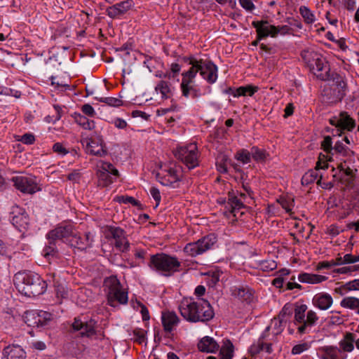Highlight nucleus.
<instances>
[{
    "label": "nucleus",
    "instance_id": "nucleus-1",
    "mask_svg": "<svg viewBox=\"0 0 359 359\" xmlns=\"http://www.w3.org/2000/svg\"><path fill=\"white\" fill-rule=\"evenodd\" d=\"M191 67L182 74L180 89L184 97L198 98L202 95L201 91L194 85L198 72L208 83L213 84L217 79V67L210 60L196 59L194 56L184 58Z\"/></svg>",
    "mask_w": 359,
    "mask_h": 359
},
{
    "label": "nucleus",
    "instance_id": "nucleus-2",
    "mask_svg": "<svg viewBox=\"0 0 359 359\" xmlns=\"http://www.w3.org/2000/svg\"><path fill=\"white\" fill-rule=\"evenodd\" d=\"M178 309L184 319L190 323H204L215 315L210 304L204 299L183 298Z\"/></svg>",
    "mask_w": 359,
    "mask_h": 359
},
{
    "label": "nucleus",
    "instance_id": "nucleus-3",
    "mask_svg": "<svg viewBox=\"0 0 359 359\" xmlns=\"http://www.w3.org/2000/svg\"><path fill=\"white\" fill-rule=\"evenodd\" d=\"M306 304L297 305L294 309V318L290 323L287 330L290 334L297 333L299 335L309 334L317 324L319 319L316 311H306Z\"/></svg>",
    "mask_w": 359,
    "mask_h": 359
},
{
    "label": "nucleus",
    "instance_id": "nucleus-4",
    "mask_svg": "<svg viewBox=\"0 0 359 359\" xmlns=\"http://www.w3.org/2000/svg\"><path fill=\"white\" fill-rule=\"evenodd\" d=\"M148 266L165 277L173 276L182 270V263L179 259L175 255L164 252L151 255Z\"/></svg>",
    "mask_w": 359,
    "mask_h": 359
},
{
    "label": "nucleus",
    "instance_id": "nucleus-5",
    "mask_svg": "<svg viewBox=\"0 0 359 359\" xmlns=\"http://www.w3.org/2000/svg\"><path fill=\"white\" fill-rule=\"evenodd\" d=\"M13 282L17 290L25 296H36L43 292L41 277L34 272L19 271L14 276Z\"/></svg>",
    "mask_w": 359,
    "mask_h": 359
},
{
    "label": "nucleus",
    "instance_id": "nucleus-6",
    "mask_svg": "<svg viewBox=\"0 0 359 359\" xmlns=\"http://www.w3.org/2000/svg\"><path fill=\"white\" fill-rule=\"evenodd\" d=\"M104 287L109 306H115L118 303L120 304L128 303V292L123 288L116 276H111L105 278Z\"/></svg>",
    "mask_w": 359,
    "mask_h": 359
},
{
    "label": "nucleus",
    "instance_id": "nucleus-7",
    "mask_svg": "<svg viewBox=\"0 0 359 359\" xmlns=\"http://www.w3.org/2000/svg\"><path fill=\"white\" fill-rule=\"evenodd\" d=\"M303 57L313 74L321 81H329L330 68L320 54L314 51L304 53Z\"/></svg>",
    "mask_w": 359,
    "mask_h": 359
},
{
    "label": "nucleus",
    "instance_id": "nucleus-8",
    "mask_svg": "<svg viewBox=\"0 0 359 359\" xmlns=\"http://www.w3.org/2000/svg\"><path fill=\"white\" fill-rule=\"evenodd\" d=\"M175 156L182 162L189 170L199 165L200 153L195 143L180 146L174 152Z\"/></svg>",
    "mask_w": 359,
    "mask_h": 359
},
{
    "label": "nucleus",
    "instance_id": "nucleus-9",
    "mask_svg": "<svg viewBox=\"0 0 359 359\" xmlns=\"http://www.w3.org/2000/svg\"><path fill=\"white\" fill-rule=\"evenodd\" d=\"M97 168L99 187H106L110 185L119 176L118 170L109 162L100 161Z\"/></svg>",
    "mask_w": 359,
    "mask_h": 359
},
{
    "label": "nucleus",
    "instance_id": "nucleus-10",
    "mask_svg": "<svg viewBox=\"0 0 359 359\" xmlns=\"http://www.w3.org/2000/svg\"><path fill=\"white\" fill-rule=\"evenodd\" d=\"M216 242V236L214 234H209L196 242L187 243L183 251L187 256L196 257L211 249Z\"/></svg>",
    "mask_w": 359,
    "mask_h": 359
},
{
    "label": "nucleus",
    "instance_id": "nucleus-11",
    "mask_svg": "<svg viewBox=\"0 0 359 359\" xmlns=\"http://www.w3.org/2000/svg\"><path fill=\"white\" fill-rule=\"evenodd\" d=\"M157 177L163 185L174 187V184L178 182L181 179V168L176 165H165L161 168Z\"/></svg>",
    "mask_w": 359,
    "mask_h": 359
},
{
    "label": "nucleus",
    "instance_id": "nucleus-12",
    "mask_svg": "<svg viewBox=\"0 0 359 359\" xmlns=\"http://www.w3.org/2000/svg\"><path fill=\"white\" fill-rule=\"evenodd\" d=\"M72 234V226L71 225H60L50 231L46 236L49 240L50 246L46 247V259L49 255H54L56 252L53 242L56 240L68 238Z\"/></svg>",
    "mask_w": 359,
    "mask_h": 359
},
{
    "label": "nucleus",
    "instance_id": "nucleus-13",
    "mask_svg": "<svg viewBox=\"0 0 359 359\" xmlns=\"http://www.w3.org/2000/svg\"><path fill=\"white\" fill-rule=\"evenodd\" d=\"M269 330V327H267L259 339L249 347L248 353L252 358H255L258 355L263 357L265 353L271 354L273 352L272 344L265 339Z\"/></svg>",
    "mask_w": 359,
    "mask_h": 359
},
{
    "label": "nucleus",
    "instance_id": "nucleus-14",
    "mask_svg": "<svg viewBox=\"0 0 359 359\" xmlns=\"http://www.w3.org/2000/svg\"><path fill=\"white\" fill-rule=\"evenodd\" d=\"M329 122L332 126H335L337 135H341L346 130L351 131L355 126V120L346 111L332 117Z\"/></svg>",
    "mask_w": 359,
    "mask_h": 359
},
{
    "label": "nucleus",
    "instance_id": "nucleus-15",
    "mask_svg": "<svg viewBox=\"0 0 359 359\" xmlns=\"http://www.w3.org/2000/svg\"><path fill=\"white\" fill-rule=\"evenodd\" d=\"M23 319L28 326L32 327L36 332H42L44 330L45 311H26L23 315Z\"/></svg>",
    "mask_w": 359,
    "mask_h": 359
},
{
    "label": "nucleus",
    "instance_id": "nucleus-16",
    "mask_svg": "<svg viewBox=\"0 0 359 359\" xmlns=\"http://www.w3.org/2000/svg\"><path fill=\"white\" fill-rule=\"evenodd\" d=\"M109 236L114 240V245L116 249L124 252L130 248V243L126 238L123 229L120 227L110 226L108 229Z\"/></svg>",
    "mask_w": 359,
    "mask_h": 359
},
{
    "label": "nucleus",
    "instance_id": "nucleus-17",
    "mask_svg": "<svg viewBox=\"0 0 359 359\" xmlns=\"http://www.w3.org/2000/svg\"><path fill=\"white\" fill-rule=\"evenodd\" d=\"M11 222L20 231L25 230L29 225V217L25 211L18 205L13 206L11 212Z\"/></svg>",
    "mask_w": 359,
    "mask_h": 359
},
{
    "label": "nucleus",
    "instance_id": "nucleus-18",
    "mask_svg": "<svg viewBox=\"0 0 359 359\" xmlns=\"http://www.w3.org/2000/svg\"><path fill=\"white\" fill-rule=\"evenodd\" d=\"M11 180L14 187L25 194H34L39 189L37 184L30 177L17 176L13 177Z\"/></svg>",
    "mask_w": 359,
    "mask_h": 359
},
{
    "label": "nucleus",
    "instance_id": "nucleus-19",
    "mask_svg": "<svg viewBox=\"0 0 359 359\" xmlns=\"http://www.w3.org/2000/svg\"><path fill=\"white\" fill-rule=\"evenodd\" d=\"M134 5L133 0H126L109 6L107 8L106 13L112 19L119 18L130 10Z\"/></svg>",
    "mask_w": 359,
    "mask_h": 359
},
{
    "label": "nucleus",
    "instance_id": "nucleus-20",
    "mask_svg": "<svg viewBox=\"0 0 359 359\" xmlns=\"http://www.w3.org/2000/svg\"><path fill=\"white\" fill-rule=\"evenodd\" d=\"M319 359H346L347 355L337 346H325L317 349Z\"/></svg>",
    "mask_w": 359,
    "mask_h": 359
},
{
    "label": "nucleus",
    "instance_id": "nucleus-21",
    "mask_svg": "<svg viewBox=\"0 0 359 359\" xmlns=\"http://www.w3.org/2000/svg\"><path fill=\"white\" fill-rule=\"evenodd\" d=\"M231 294L243 302L250 304L253 301L255 291L247 285L233 286Z\"/></svg>",
    "mask_w": 359,
    "mask_h": 359
},
{
    "label": "nucleus",
    "instance_id": "nucleus-22",
    "mask_svg": "<svg viewBox=\"0 0 359 359\" xmlns=\"http://www.w3.org/2000/svg\"><path fill=\"white\" fill-rule=\"evenodd\" d=\"M333 302L332 295L325 292L316 293L312 299L313 306L321 311L328 310L333 304Z\"/></svg>",
    "mask_w": 359,
    "mask_h": 359
},
{
    "label": "nucleus",
    "instance_id": "nucleus-23",
    "mask_svg": "<svg viewBox=\"0 0 359 359\" xmlns=\"http://www.w3.org/2000/svg\"><path fill=\"white\" fill-rule=\"evenodd\" d=\"M86 150L88 153L95 156H103L107 154L103 140L100 137L90 138L87 143Z\"/></svg>",
    "mask_w": 359,
    "mask_h": 359
},
{
    "label": "nucleus",
    "instance_id": "nucleus-24",
    "mask_svg": "<svg viewBox=\"0 0 359 359\" xmlns=\"http://www.w3.org/2000/svg\"><path fill=\"white\" fill-rule=\"evenodd\" d=\"M252 25L256 29L258 39H263L268 36L272 37L273 31L271 27L273 25H270L267 20L252 21Z\"/></svg>",
    "mask_w": 359,
    "mask_h": 359
},
{
    "label": "nucleus",
    "instance_id": "nucleus-25",
    "mask_svg": "<svg viewBox=\"0 0 359 359\" xmlns=\"http://www.w3.org/2000/svg\"><path fill=\"white\" fill-rule=\"evenodd\" d=\"M161 321L165 332H171L180 323V318L175 312L165 311L162 313Z\"/></svg>",
    "mask_w": 359,
    "mask_h": 359
},
{
    "label": "nucleus",
    "instance_id": "nucleus-26",
    "mask_svg": "<svg viewBox=\"0 0 359 359\" xmlns=\"http://www.w3.org/2000/svg\"><path fill=\"white\" fill-rule=\"evenodd\" d=\"M180 107L172 106L168 108H161L157 110L158 116H164L165 122L169 126H172L177 120L180 118V116L177 113Z\"/></svg>",
    "mask_w": 359,
    "mask_h": 359
},
{
    "label": "nucleus",
    "instance_id": "nucleus-27",
    "mask_svg": "<svg viewBox=\"0 0 359 359\" xmlns=\"http://www.w3.org/2000/svg\"><path fill=\"white\" fill-rule=\"evenodd\" d=\"M26 353L23 348L18 345H8L5 347L2 352L1 359H25Z\"/></svg>",
    "mask_w": 359,
    "mask_h": 359
},
{
    "label": "nucleus",
    "instance_id": "nucleus-28",
    "mask_svg": "<svg viewBox=\"0 0 359 359\" xmlns=\"http://www.w3.org/2000/svg\"><path fill=\"white\" fill-rule=\"evenodd\" d=\"M72 328L76 331H80L82 337H91L95 334L94 323L91 321L83 323L81 320L75 318Z\"/></svg>",
    "mask_w": 359,
    "mask_h": 359
},
{
    "label": "nucleus",
    "instance_id": "nucleus-29",
    "mask_svg": "<svg viewBox=\"0 0 359 359\" xmlns=\"http://www.w3.org/2000/svg\"><path fill=\"white\" fill-rule=\"evenodd\" d=\"M244 208L243 201L238 198V195L232 191H229L228 194V202L225 205L226 212H229L236 216L237 210Z\"/></svg>",
    "mask_w": 359,
    "mask_h": 359
},
{
    "label": "nucleus",
    "instance_id": "nucleus-30",
    "mask_svg": "<svg viewBox=\"0 0 359 359\" xmlns=\"http://www.w3.org/2000/svg\"><path fill=\"white\" fill-rule=\"evenodd\" d=\"M291 313L290 306L285 305L280 311L278 317L274 318L271 321V325L273 326L275 330L274 334H278L283 330L284 325L283 322L286 320L285 316H289Z\"/></svg>",
    "mask_w": 359,
    "mask_h": 359
},
{
    "label": "nucleus",
    "instance_id": "nucleus-31",
    "mask_svg": "<svg viewBox=\"0 0 359 359\" xmlns=\"http://www.w3.org/2000/svg\"><path fill=\"white\" fill-rule=\"evenodd\" d=\"M345 166L346 165L340 164L338 167V176L337 174H333V178L343 184L344 183L346 185H349L353 181V170L350 168Z\"/></svg>",
    "mask_w": 359,
    "mask_h": 359
},
{
    "label": "nucleus",
    "instance_id": "nucleus-32",
    "mask_svg": "<svg viewBox=\"0 0 359 359\" xmlns=\"http://www.w3.org/2000/svg\"><path fill=\"white\" fill-rule=\"evenodd\" d=\"M198 348L202 352L212 353L217 351L219 346L213 338L205 337L198 342Z\"/></svg>",
    "mask_w": 359,
    "mask_h": 359
},
{
    "label": "nucleus",
    "instance_id": "nucleus-33",
    "mask_svg": "<svg viewBox=\"0 0 359 359\" xmlns=\"http://www.w3.org/2000/svg\"><path fill=\"white\" fill-rule=\"evenodd\" d=\"M355 336L352 332H346L344 338L339 341V347L343 353H350L354 349Z\"/></svg>",
    "mask_w": 359,
    "mask_h": 359
},
{
    "label": "nucleus",
    "instance_id": "nucleus-34",
    "mask_svg": "<svg viewBox=\"0 0 359 359\" xmlns=\"http://www.w3.org/2000/svg\"><path fill=\"white\" fill-rule=\"evenodd\" d=\"M327 276L308 273H301L298 276V280L302 283L309 284H318L325 281Z\"/></svg>",
    "mask_w": 359,
    "mask_h": 359
},
{
    "label": "nucleus",
    "instance_id": "nucleus-35",
    "mask_svg": "<svg viewBox=\"0 0 359 359\" xmlns=\"http://www.w3.org/2000/svg\"><path fill=\"white\" fill-rule=\"evenodd\" d=\"M157 94L161 95L163 100H167L172 96L171 84L166 81H160L155 87Z\"/></svg>",
    "mask_w": 359,
    "mask_h": 359
},
{
    "label": "nucleus",
    "instance_id": "nucleus-36",
    "mask_svg": "<svg viewBox=\"0 0 359 359\" xmlns=\"http://www.w3.org/2000/svg\"><path fill=\"white\" fill-rule=\"evenodd\" d=\"M74 118L75 123H76L79 126H80L84 130H91L95 128V123L93 120L88 119L84 115H82L79 113L74 112L72 115Z\"/></svg>",
    "mask_w": 359,
    "mask_h": 359
},
{
    "label": "nucleus",
    "instance_id": "nucleus-37",
    "mask_svg": "<svg viewBox=\"0 0 359 359\" xmlns=\"http://www.w3.org/2000/svg\"><path fill=\"white\" fill-rule=\"evenodd\" d=\"M50 85L53 87L54 90L58 91H65L70 88L68 83L69 79L60 76H52L50 78Z\"/></svg>",
    "mask_w": 359,
    "mask_h": 359
},
{
    "label": "nucleus",
    "instance_id": "nucleus-38",
    "mask_svg": "<svg viewBox=\"0 0 359 359\" xmlns=\"http://www.w3.org/2000/svg\"><path fill=\"white\" fill-rule=\"evenodd\" d=\"M341 307L355 311L359 315V298L349 296L344 297L340 302Z\"/></svg>",
    "mask_w": 359,
    "mask_h": 359
},
{
    "label": "nucleus",
    "instance_id": "nucleus-39",
    "mask_svg": "<svg viewBox=\"0 0 359 359\" xmlns=\"http://www.w3.org/2000/svg\"><path fill=\"white\" fill-rule=\"evenodd\" d=\"M234 346L229 339L223 341V344L219 351V359H232L233 356Z\"/></svg>",
    "mask_w": 359,
    "mask_h": 359
},
{
    "label": "nucleus",
    "instance_id": "nucleus-40",
    "mask_svg": "<svg viewBox=\"0 0 359 359\" xmlns=\"http://www.w3.org/2000/svg\"><path fill=\"white\" fill-rule=\"evenodd\" d=\"M320 174L321 172L318 171V170L316 168L308 170L302 177V184L304 186H307L315 182H317Z\"/></svg>",
    "mask_w": 359,
    "mask_h": 359
},
{
    "label": "nucleus",
    "instance_id": "nucleus-41",
    "mask_svg": "<svg viewBox=\"0 0 359 359\" xmlns=\"http://www.w3.org/2000/svg\"><path fill=\"white\" fill-rule=\"evenodd\" d=\"M257 267L264 272H270L277 268V263L273 259H264L257 262Z\"/></svg>",
    "mask_w": 359,
    "mask_h": 359
},
{
    "label": "nucleus",
    "instance_id": "nucleus-42",
    "mask_svg": "<svg viewBox=\"0 0 359 359\" xmlns=\"http://www.w3.org/2000/svg\"><path fill=\"white\" fill-rule=\"evenodd\" d=\"M252 158L257 162H264L269 156V154L265 149H259L254 146L251 148Z\"/></svg>",
    "mask_w": 359,
    "mask_h": 359
},
{
    "label": "nucleus",
    "instance_id": "nucleus-43",
    "mask_svg": "<svg viewBox=\"0 0 359 359\" xmlns=\"http://www.w3.org/2000/svg\"><path fill=\"white\" fill-rule=\"evenodd\" d=\"M299 13L306 24H313L316 21L313 13L306 6H301L299 7Z\"/></svg>",
    "mask_w": 359,
    "mask_h": 359
},
{
    "label": "nucleus",
    "instance_id": "nucleus-44",
    "mask_svg": "<svg viewBox=\"0 0 359 359\" xmlns=\"http://www.w3.org/2000/svg\"><path fill=\"white\" fill-rule=\"evenodd\" d=\"M259 90V88L252 85H247L245 86H240L236 88L237 95L240 96H252Z\"/></svg>",
    "mask_w": 359,
    "mask_h": 359
},
{
    "label": "nucleus",
    "instance_id": "nucleus-45",
    "mask_svg": "<svg viewBox=\"0 0 359 359\" xmlns=\"http://www.w3.org/2000/svg\"><path fill=\"white\" fill-rule=\"evenodd\" d=\"M72 238L70 240L71 245L79 249H84L88 243V237L85 236L84 238L81 237L76 234H72Z\"/></svg>",
    "mask_w": 359,
    "mask_h": 359
},
{
    "label": "nucleus",
    "instance_id": "nucleus-46",
    "mask_svg": "<svg viewBox=\"0 0 359 359\" xmlns=\"http://www.w3.org/2000/svg\"><path fill=\"white\" fill-rule=\"evenodd\" d=\"M251 151L242 149L238 150L235 154V158L243 164L249 163L251 161Z\"/></svg>",
    "mask_w": 359,
    "mask_h": 359
},
{
    "label": "nucleus",
    "instance_id": "nucleus-47",
    "mask_svg": "<svg viewBox=\"0 0 359 359\" xmlns=\"http://www.w3.org/2000/svg\"><path fill=\"white\" fill-rule=\"evenodd\" d=\"M277 202L287 212H290L294 207V199L291 197H280L277 199Z\"/></svg>",
    "mask_w": 359,
    "mask_h": 359
},
{
    "label": "nucleus",
    "instance_id": "nucleus-48",
    "mask_svg": "<svg viewBox=\"0 0 359 359\" xmlns=\"http://www.w3.org/2000/svg\"><path fill=\"white\" fill-rule=\"evenodd\" d=\"M134 341L139 344H142L146 341L147 332L142 328H135L133 331Z\"/></svg>",
    "mask_w": 359,
    "mask_h": 359
},
{
    "label": "nucleus",
    "instance_id": "nucleus-49",
    "mask_svg": "<svg viewBox=\"0 0 359 359\" xmlns=\"http://www.w3.org/2000/svg\"><path fill=\"white\" fill-rule=\"evenodd\" d=\"M53 108L54 109V113L52 115H48L46 116V122L48 123H55L57 121L60 120L62 116V107L58 104H53Z\"/></svg>",
    "mask_w": 359,
    "mask_h": 359
},
{
    "label": "nucleus",
    "instance_id": "nucleus-50",
    "mask_svg": "<svg viewBox=\"0 0 359 359\" xmlns=\"http://www.w3.org/2000/svg\"><path fill=\"white\" fill-rule=\"evenodd\" d=\"M331 161V157L326 155L320 154L318 161L316 163L315 168L320 171V170H325L328 168V161Z\"/></svg>",
    "mask_w": 359,
    "mask_h": 359
},
{
    "label": "nucleus",
    "instance_id": "nucleus-51",
    "mask_svg": "<svg viewBox=\"0 0 359 359\" xmlns=\"http://www.w3.org/2000/svg\"><path fill=\"white\" fill-rule=\"evenodd\" d=\"M273 31L272 38H276L278 34L285 35L289 34L292 28L288 25L275 26L271 27Z\"/></svg>",
    "mask_w": 359,
    "mask_h": 359
},
{
    "label": "nucleus",
    "instance_id": "nucleus-52",
    "mask_svg": "<svg viewBox=\"0 0 359 359\" xmlns=\"http://www.w3.org/2000/svg\"><path fill=\"white\" fill-rule=\"evenodd\" d=\"M333 150L335 153L341 154L343 156H349L351 150L345 146L342 142L338 141L335 143Z\"/></svg>",
    "mask_w": 359,
    "mask_h": 359
},
{
    "label": "nucleus",
    "instance_id": "nucleus-53",
    "mask_svg": "<svg viewBox=\"0 0 359 359\" xmlns=\"http://www.w3.org/2000/svg\"><path fill=\"white\" fill-rule=\"evenodd\" d=\"M311 348V344L309 342H302L298 344L294 345L291 351V353L293 355L300 354Z\"/></svg>",
    "mask_w": 359,
    "mask_h": 359
},
{
    "label": "nucleus",
    "instance_id": "nucleus-54",
    "mask_svg": "<svg viewBox=\"0 0 359 359\" xmlns=\"http://www.w3.org/2000/svg\"><path fill=\"white\" fill-rule=\"evenodd\" d=\"M329 80H332L342 90L346 88V83L344 79L337 73H330V79Z\"/></svg>",
    "mask_w": 359,
    "mask_h": 359
},
{
    "label": "nucleus",
    "instance_id": "nucleus-55",
    "mask_svg": "<svg viewBox=\"0 0 359 359\" xmlns=\"http://www.w3.org/2000/svg\"><path fill=\"white\" fill-rule=\"evenodd\" d=\"M100 102L111 107H119L123 104V101L121 99L112 97L101 98Z\"/></svg>",
    "mask_w": 359,
    "mask_h": 359
},
{
    "label": "nucleus",
    "instance_id": "nucleus-56",
    "mask_svg": "<svg viewBox=\"0 0 359 359\" xmlns=\"http://www.w3.org/2000/svg\"><path fill=\"white\" fill-rule=\"evenodd\" d=\"M208 276V283L210 285L213 286L219 282L220 278V273L219 271H209L207 273Z\"/></svg>",
    "mask_w": 359,
    "mask_h": 359
},
{
    "label": "nucleus",
    "instance_id": "nucleus-57",
    "mask_svg": "<svg viewBox=\"0 0 359 359\" xmlns=\"http://www.w3.org/2000/svg\"><path fill=\"white\" fill-rule=\"evenodd\" d=\"M147 255V251L142 248H135L134 250V257L137 259H140V262H139L137 266H140V263H144L145 257Z\"/></svg>",
    "mask_w": 359,
    "mask_h": 359
},
{
    "label": "nucleus",
    "instance_id": "nucleus-58",
    "mask_svg": "<svg viewBox=\"0 0 359 359\" xmlns=\"http://www.w3.org/2000/svg\"><path fill=\"white\" fill-rule=\"evenodd\" d=\"M226 158L223 156L221 159L217 158L216 161V167L217 170L220 173H226L227 172V165L226 163Z\"/></svg>",
    "mask_w": 359,
    "mask_h": 359
},
{
    "label": "nucleus",
    "instance_id": "nucleus-59",
    "mask_svg": "<svg viewBox=\"0 0 359 359\" xmlns=\"http://www.w3.org/2000/svg\"><path fill=\"white\" fill-rule=\"evenodd\" d=\"M115 201L125 204L130 203L133 205H136L137 204V201L132 196H117L115 198Z\"/></svg>",
    "mask_w": 359,
    "mask_h": 359
},
{
    "label": "nucleus",
    "instance_id": "nucleus-60",
    "mask_svg": "<svg viewBox=\"0 0 359 359\" xmlns=\"http://www.w3.org/2000/svg\"><path fill=\"white\" fill-rule=\"evenodd\" d=\"M81 111L86 116L89 117H95L96 116V112L94 108L90 104H84L81 106Z\"/></svg>",
    "mask_w": 359,
    "mask_h": 359
},
{
    "label": "nucleus",
    "instance_id": "nucleus-61",
    "mask_svg": "<svg viewBox=\"0 0 359 359\" xmlns=\"http://www.w3.org/2000/svg\"><path fill=\"white\" fill-rule=\"evenodd\" d=\"M332 138L330 136H326L323 141L322 142V148L323 150L327 154L330 153L332 150H333V147H332Z\"/></svg>",
    "mask_w": 359,
    "mask_h": 359
},
{
    "label": "nucleus",
    "instance_id": "nucleus-62",
    "mask_svg": "<svg viewBox=\"0 0 359 359\" xmlns=\"http://www.w3.org/2000/svg\"><path fill=\"white\" fill-rule=\"evenodd\" d=\"M149 192L152 198L156 201V206L157 207L160 204L161 200L160 191L156 187H151L149 189Z\"/></svg>",
    "mask_w": 359,
    "mask_h": 359
},
{
    "label": "nucleus",
    "instance_id": "nucleus-63",
    "mask_svg": "<svg viewBox=\"0 0 359 359\" xmlns=\"http://www.w3.org/2000/svg\"><path fill=\"white\" fill-rule=\"evenodd\" d=\"M332 315L330 318V323L333 325H341L344 323V318L342 316H339V313L338 312H331Z\"/></svg>",
    "mask_w": 359,
    "mask_h": 359
},
{
    "label": "nucleus",
    "instance_id": "nucleus-64",
    "mask_svg": "<svg viewBox=\"0 0 359 359\" xmlns=\"http://www.w3.org/2000/svg\"><path fill=\"white\" fill-rule=\"evenodd\" d=\"M53 151L61 156H64L68 153L67 149L60 142L54 144Z\"/></svg>",
    "mask_w": 359,
    "mask_h": 359
}]
</instances>
